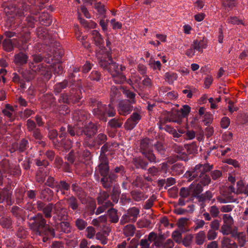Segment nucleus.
<instances>
[{
	"instance_id": "f257e3e1",
	"label": "nucleus",
	"mask_w": 248,
	"mask_h": 248,
	"mask_svg": "<svg viewBox=\"0 0 248 248\" xmlns=\"http://www.w3.org/2000/svg\"><path fill=\"white\" fill-rule=\"evenodd\" d=\"M98 64L103 69L107 71L111 76L113 81L116 84H123L126 77L122 72L125 69L124 66L119 65L112 60L110 54L97 53Z\"/></svg>"
},
{
	"instance_id": "f03ea898",
	"label": "nucleus",
	"mask_w": 248,
	"mask_h": 248,
	"mask_svg": "<svg viewBox=\"0 0 248 248\" xmlns=\"http://www.w3.org/2000/svg\"><path fill=\"white\" fill-rule=\"evenodd\" d=\"M89 104L94 116L103 122L107 121V116L112 117L116 114V110L111 104L106 105L96 98H91L89 99Z\"/></svg>"
},
{
	"instance_id": "7ed1b4c3",
	"label": "nucleus",
	"mask_w": 248,
	"mask_h": 248,
	"mask_svg": "<svg viewBox=\"0 0 248 248\" xmlns=\"http://www.w3.org/2000/svg\"><path fill=\"white\" fill-rule=\"evenodd\" d=\"M27 217L29 228L35 234L41 233V231L51 227L46 224V220L41 213H38L33 216L29 214Z\"/></svg>"
},
{
	"instance_id": "20e7f679",
	"label": "nucleus",
	"mask_w": 248,
	"mask_h": 248,
	"mask_svg": "<svg viewBox=\"0 0 248 248\" xmlns=\"http://www.w3.org/2000/svg\"><path fill=\"white\" fill-rule=\"evenodd\" d=\"M139 151L150 163L155 164L159 162L152 149L151 140L149 138H145L140 140Z\"/></svg>"
},
{
	"instance_id": "39448f33",
	"label": "nucleus",
	"mask_w": 248,
	"mask_h": 248,
	"mask_svg": "<svg viewBox=\"0 0 248 248\" xmlns=\"http://www.w3.org/2000/svg\"><path fill=\"white\" fill-rule=\"evenodd\" d=\"M191 108L188 105H184L183 108L180 110L181 116L178 114V112H170L167 116H165L164 119L160 120V122L161 124H165L167 122H173L181 124L182 119L186 116L190 111Z\"/></svg>"
},
{
	"instance_id": "423d86ee",
	"label": "nucleus",
	"mask_w": 248,
	"mask_h": 248,
	"mask_svg": "<svg viewBox=\"0 0 248 248\" xmlns=\"http://www.w3.org/2000/svg\"><path fill=\"white\" fill-rule=\"evenodd\" d=\"M213 168V165L208 163L204 164H199L196 165L191 170L187 171L186 174L189 177V180L192 181L195 179L199 178L200 175L202 173L210 171Z\"/></svg>"
},
{
	"instance_id": "0eeeda50",
	"label": "nucleus",
	"mask_w": 248,
	"mask_h": 248,
	"mask_svg": "<svg viewBox=\"0 0 248 248\" xmlns=\"http://www.w3.org/2000/svg\"><path fill=\"white\" fill-rule=\"evenodd\" d=\"M99 163L97 166L96 171L98 172L101 177L105 176L110 174L109 161L108 158L104 155L99 157Z\"/></svg>"
},
{
	"instance_id": "6e6552de",
	"label": "nucleus",
	"mask_w": 248,
	"mask_h": 248,
	"mask_svg": "<svg viewBox=\"0 0 248 248\" xmlns=\"http://www.w3.org/2000/svg\"><path fill=\"white\" fill-rule=\"evenodd\" d=\"M117 178L116 174L110 172L109 174L101 177L100 183L104 188L107 190L110 189L113 186V184L116 182Z\"/></svg>"
},
{
	"instance_id": "1a4fd4ad",
	"label": "nucleus",
	"mask_w": 248,
	"mask_h": 248,
	"mask_svg": "<svg viewBox=\"0 0 248 248\" xmlns=\"http://www.w3.org/2000/svg\"><path fill=\"white\" fill-rule=\"evenodd\" d=\"M72 183L69 180H60L55 189L57 194H60L64 195L68 191H69L71 187Z\"/></svg>"
},
{
	"instance_id": "9d476101",
	"label": "nucleus",
	"mask_w": 248,
	"mask_h": 248,
	"mask_svg": "<svg viewBox=\"0 0 248 248\" xmlns=\"http://www.w3.org/2000/svg\"><path fill=\"white\" fill-rule=\"evenodd\" d=\"M129 100H124L119 102L117 110L119 114L126 116L130 114L133 109V106Z\"/></svg>"
},
{
	"instance_id": "9b49d317",
	"label": "nucleus",
	"mask_w": 248,
	"mask_h": 248,
	"mask_svg": "<svg viewBox=\"0 0 248 248\" xmlns=\"http://www.w3.org/2000/svg\"><path fill=\"white\" fill-rule=\"evenodd\" d=\"M141 118V116L139 113L137 112L133 113L124 123V128L127 130L133 129L138 124Z\"/></svg>"
},
{
	"instance_id": "f8f14e48",
	"label": "nucleus",
	"mask_w": 248,
	"mask_h": 248,
	"mask_svg": "<svg viewBox=\"0 0 248 248\" xmlns=\"http://www.w3.org/2000/svg\"><path fill=\"white\" fill-rule=\"evenodd\" d=\"M54 213L59 221L66 220L68 216L67 209L62 207V203L60 202L55 204Z\"/></svg>"
},
{
	"instance_id": "ddd939ff",
	"label": "nucleus",
	"mask_w": 248,
	"mask_h": 248,
	"mask_svg": "<svg viewBox=\"0 0 248 248\" xmlns=\"http://www.w3.org/2000/svg\"><path fill=\"white\" fill-rule=\"evenodd\" d=\"M150 163L148 160L141 156H137L133 158L132 163L137 169H140L142 170H147V168Z\"/></svg>"
},
{
	"instance_id": "4468645a",
	"label": "nucleus",
	"mask_w": 248,
	"mask_h": 248,
	"mask_svg": "<svg viewBox=\"0 0 248 248\" xmlns=\"http://www.w3.org/2000/svg\"><path fill=\"white\" fill-rule=\"evenodd\" d=\"M36 74L38 73L44 77L47 80H49L51 77V73L48 67L44 63L39 64H35V68H34Z\"/></svg>"
},
{
	"instance_id": "2eb2a0df",
	"label": "nucleus",
	"mask_w": 248,
	"mask_h": 248,
	"mask_svg": "<svg viewBox=\"0 0 248 248\" xmlns=\"http://www.w3.org/2000/svg\"><path fill=\"white\" fill-rule=\"evenodd\" d=\"M29 70H26L21 73L22 77L25 79L26 81H30L33 79L35 76L36 73L34 71L35 64L34 63L30 62L29 63Z\"/></svg>"
},
{
	"instance_id": "dca6fc26",
	"label": "nucleus",
	"mask_w": 248,
	"mask_h": 248,
	"mask_svg": "<svg viewBox=\"0 0 248 248\" xmlns=\"http://www.w3.org/2000/svg\"><path fill=\"white\" fill-rule=\"evenodd\" d=\"M29 147V142L25 139H22L19 142H16L12 144V147L11 151L15 152L18 151L22 153L25 151Z\"/></svg>"
},
{
	"instance_id": "f3484780",
	"label": "nucleus",
	"mask_w": 248,
	"mask_h": 248,
	"mask_svg": "<svg viewBox=\"0 0 248 248\" xmlns=\"http://www.w3.org/2000/svg\"><path fill=\"white\" fill-rule=\"evenodd\" d=\"M65 200L69 210L71 209L73 211L76 212L79 210L80 203L76 197L71 195L65 198Z\"/></svg>"
},
{
	"instance_id": "a211bd4d",
	"label": "nucleus",
	"mask_w": 248,
	"mask_h": 248,
	"mask_svg": "<svg viewBox=\"0 0 248 248\" xmlns=\"http://www.w3.org/2000/svg\"><path fill=\"white\" fill-rule=\"evenodd\" d=\"M71 187L72 191L75 193V196L76 197L78 200L82 201L86 198V192L77 183H72Z\"/></svg>"
},
{
	"instance_id": "6ab92c4d",
	"label": "nucleus",
	"mask_w": 248,
	"mask_h": 248,
	"mask_svg": "<svg viewBox=\"0 0 248 248\" xmlns=\"http://www.w3.org/2000/svg\"><path fill=\"white\" fill-rule=\"evenodd\" d=\"M19 35L22 43L21 49L26 50L28 48L26 44L31 40V32L28 29L23 30L20 32Z\"/></svg>"
},
{
	"instance_id": "aec40b11",
	"label": "nucleus",
	"mask_w": 248,
	"mask_h": 248,
	"mask_svg": "<svg viewBox=\"0 0 248 248\" xmlns=\"http://www.w3.org/2000/svg\"><path fill=\"white\" fill-rule=\"evenodd\" d=\"M40 232L37 233L36 234L43 237L42 239L43 242H46L51 238H54L55 236V230L53 227L48 228L45 230L41 231Z\"/></svg>"
},
{
	"instance_id": "412c9836",
	"label": "nucleus",
	"mask_w": 248,
	"mask_h": 248,
	"mask_svg": "<svg viewBox=\"0 0 248 248\" xmlns=\"http://www.w3.org/2000/svg\"><path fill=\"white\" fill-rule=\"evenodd\" d=\"M81 131L86 137H93L97 132V127L95 124L90 123L85 125Z\"/></svg>"
},
{
	"instance_id": "4be33fe9",
	"label": "nucleus",
	"mask_w": 248,
	"mask_h": 248,
	"mask_svg": "<svg viewBox=\"0 0 248 248\" xmlns=\"http://www.w3.org/2000/svg\"><path fill=\"white\" fill-rule=\"evenodd\" d=\"M28 56L26 53L22 52L15 54L14 62L18 66H22L28 62Z\"/></svg>"
},
{
	"instance_id": "5701e85b",
	"label": "nucleus",
	"mask_w": 248,
	"mask_h": 248,
	"mask_svg": "<svg viewBox=\"0 0 248 248\" xmlns=\"http://www.w3.org/2000/svg\"><path fill=\"white\" fill-rule=\"evenodd\" d=\"M207 45V40L203 39L200 41L198 40H195L191 45V47L194 50H196L201 53H202L203 50L206 47Z\"/></svg>"
},
{
	"instance_id": "b1692460",
	"label": "nucleus",
	"mask_w": 248,
	"mask_h": 248,
	"mask_svg": "<svg viewBox=\"0 0 248 248\" xmlns=\"http://www.w3.org/2000/svg\"><path fill=\"white\" fill-rule=\"evenodd\" d=\"M153 146L158 154L161 155H165L167 146L164 141L157 140L154 144Z\"/></svg>"
},
{
	"instance_id": "393cba45",
	"label": "nucleus",
	"mask_w": 248,
	"mask_h": 248,
	"mask_svg": "<svg viewBox=\"0 0 248 248\" xmlns=\"http://www.w3.org/2000/svg\"><path fill=\"white\" fill-rule=\"evenodd\" d=\"M121 194V190L119 185L118 184L114 185L109 195L112 202L115 203H117L120 195Z\"/></svg>"
},
{
	"instance_id": "a878e982",
	"label": "nucleus",
	"mask_w": 248,
	"mask_h": 248,
	"mask_svg": "<svg viewBox=\"0 0 248 248\" xmlns=\"http://www.w3.org/2000/svg\"><path fill=\"white\" fill-rule=\"evenodd\" d=\"M190 195L192 197H197L203 191V188L200 184L192 183L189 186Z\"/></svg>"
},
{
	"instance_id": "bb28decb",
	"label": "nucleus",
	"mask_w": 248,
	"mask_h": 248,
	"mask_svg": "<svg viewBox=\"0 0 248 248\" xmlns=\"http://www.w3.org/2000/svg\"><path fill=\"white\" fill-rule=\"evenodd\" d=\"M68 93L70 103L75 104L78 103L81 98L80 91H75L73 88L71 89Z\"/></svg>"
},
{
	"instance_id": "cd10ccee",
	"label": "nucleus",
	"mask_w": 248,
	"mask_h": 248,
	"mask_svg": "<svg viewBox=\"0 0 248 248\" xmlns=\"http://www.w3.org/2000/svg\"><path fill=\"white\" fill-rule=\"evenodd\" d=\"M53 145L56 148L62 147L65 150H69L72 147V141L69 139L62 138L60 142L53 141Z\"/></svg>"
},
{
	"instance_id": "c85d7f7f",
	"label": "nucleus",
	"mask_w": 248,
	"mask_h": 248,
	"mask_svg": "<svg viewBox=\"0 0 248 248\" xmlns=\"http://www.w3.org/2000/svg\"><path fill=\"white\" fill-rule=\"evenodd\" d=\"M132 199L136 202H140L147 199L148 196L140 190H133L130 192Z\"/></svg>"
},
{
	"instance_id": "c756f323",
	"label": "nucleus",
	"mask_w": 248,
	"mask_h": 248,
	"mask_svg": "<svg viewBox=\"0 0 248 248\" xmlns=\"http://www.w3.org/2000/svg\"><path fill=\"white\" fill-rule=\"evenodd\" d=\"M55 227L58 229H60V232L63 233H69L71 231V227L70 223L65 220L57 223L56 224Z\"/></svg>"
},
{
	"instance_id": "7c9ffc66",
	"label": "nucleus",
	"mask_w": 248,
	"mask_h": 248,
	"mask_svg": "<svg viewBox=\"0 0 248 248\" xmlns=\"http://www.w3.org/2000/svg\"><path fill=\"white\" fill-rule=\"evenodd\" d=\"M140 209L136 207L129 208L126 212V214L132 219V223L136 221L140 215Z\"/></svg>"
},
{
	"instance_id": "2f4dec72",
	"label": "nucleus",
	"mask_w": 248,
	"mask_h": 248,
	"mask_svg": "<svg viewBox=\"0 0 248 248\" xmlns=\"http://www.w3.org/2000/svg\"><path fill=\"white\" fill-rule=\"evenodd\" d=\"M39 20L41 24L46 26H49L52 22L51 17L47 12L42 13L39 17Z\"/></svg>"
},
{
	"instance_id": "473e14b6",
	"label": "nucleus",
	"mask_w": 248,
	"mask_h": 248,
	"mask_svg": "<svg viewBox=\"0 0 248 248\" xmlns=\"http://www.w3.org/2000/svg\"><path fill=\"white\" fill-rule=\"evenodd\" d=\"M32 137L36 140H38L37 142L40 144L41 146L45 147L46 146V142L43 141L44 137L41 133V130L39 128H37L32 132Z\"/></svg>"
},
{
	"instance_id": "72a5a7b5",
	"label": "nucleus",
	"mask_w": 248,
	"mask_h": 248,
	"mask_svg": "<svg viewBox=\"0 0 248 248\" xmlns=\"http://www.w3.org/2000/svg\"><path fill=\"white\" fill-rule=\"evenodd\" d=\"M53 195V191L48 187L42 190L40 193L41 198L46 200L47 201H50Z\"/></svg>"
},
{
	"instance_id": "f704fd0d",
	"label": "nucleus",
	"mask_w": 248,
	"mask_h": 248,
	"mask_svg": "<svg viewBox=\"0 0 248 248\" xmlns=\"http://www.w3.org/2000/svg\"><path fill=\"white\" fill-rule=\"evenodd\" d=\"M109 220L111 223H116L119 221V216L117 210L113 208H110L108 211Z\"/></svg>"
},
{
	"instance_id": "c9c22d12",
	"label": "nucleus",
	"mask_w": 248,
	"mask_h": 248,
	"mask_svg": "<svg viewBox=\"0 0 248 248\" xmlns=\"http://www.w3.org/2000/svg\"><path fill=\"white\" fill-rule=\"evenodd\" d=\"M46 176L47 172L45 169L43 168H40L36 174V180L38 183H43L45 182Z\"/></svg>"
},
{
	"instance_id": "e433bc0d",
	"label": "nucleus",
	"mask_w": 248,
	"mask_h": 248,
	"mask_svg": "<svg viewBox=\"0 0 248 248\" xmlns=\"http://www.w3.org/2000/svg\"><path fill=\"white\" fill-rule=\"evenodd\" d=\"M68 86V81L64 79L62 82L57 83L54 86V91L56 93H60Z\"/></svg>"
},
{
	"instance_id": "4c0bfd02",
	"label": "nucleus",
	"mask_w": 248,
	"mask_h": 248,
	"mask_svg": "<svg viewBox=\"0 0 248 248\" xmlns=\"http://www.w3.org/2000/svg\"><path fill=\"white\" fill-rule=\"evenodd\" d=\"M55 204L52 203H49L46 204L43 212L44 217L46 218H50L52 217V211L53 209L54 210Z\"/></svg>"
},
{
	"instance_id": "58836bf2",
	"label": "nucleus",
	"mask_w": 248,
	"mask_h": 248,
	"mask_svg": "<svg viewBox=\"0 0 248 248\" xmlns=\"http://www.w3.org/2000/svg\"><path fill=\"white\" fill-rule=\"evenodd\" d=\"M88 112L83 109L77 110L75 113V116L78 117V120L79 121H84L87 120L88 118Z\"/></svg>"
},
{
	"instance_id": "ea45409f",
	"label": "nucleus",
	"mask_w": 248,
	"mask_h": 248,
	"mask_svg": "<svg viewBox=\"0 0 248 248\" xmlns=\"http://www.w3.org/2000/svg\"><path fill=\"white\" fill-rule=\"evenodd\" d=\"M131 184L134 186L140 187L141 189L145 185L144 179L140 175H136L135 179L133 181Z\"/></svg>"
},
{
	"instance_id": "a19ab883",
	"label": "nucleus",
	"mask_w": 248,
	"mask_h": 248,
	"mask_svg": "<svg viewBox=\"0 0 248 248\" xmlns=\"http://www.w3.org/2000/svg\"><path fill=\"white\" fill-rule=\"evenodd\" d=\"M206 239V234L204 231H200L195 235V243L198 245L203 244Z\"/></svg>"
},
{
	"instance_id": "79ce46f5",
	"label": "nucleus",
	"mask_w": 248,
	"mask_h": 248,
	"mask_svg": "<svg viewBox=\"0 0 248 248\" xmlns=\"http://www.w3.org/2000/svg\"><path fill=\"white\" fill-rule=\"evenodd\" d=\"M120 92L115 86H112L110 92V101L111 104L114 102L120 96Z\"/></svg>"
},
{
	"instance_id": "37998d69",
	"label": "nucleus",
	"mask_w": 248,
	"mask_h": 248,
	"mask_svg": "<svg viewBox=\"0 0 248 248\" xmlns=\"http://www.w3.org/2000/svg\"><path fill=\"white\" fill-rule=\"evenodd\" d=\"M0 225L4 228L9 229L11 228L12 220L10 217H3L0 219Z\"/></svg>"
},
{
	"instance_id": "c03bdc74",
	"label": "nucleus",
	"mask_w": 248,
	"mask_h": 248,
	"mask_svg": "<svg viewBox=\"0 0 248 248\" xmlns=\"http://www.w3.org/2000/svg\"><path fill=\"white\" fill-rule=\"evenodd\" d=\"M92 35L96 46H100L103 43V39L101 34L96 30H93L92 31Z\"/></svg>"
},
{
	"instance_id": "a18cd8bd",
	"label": "nucleus",
	"mask_w": 248,
	"mask_h": 248,
	"mask_svg": "<svg viewBox=\"0 0 248 248\" xmlns=\"http://www.w3.org/2000/svg\"><path fill=\"white\" fill-rule=\"evenodd\" d=\"M108 124L111 128H118L122 126L123 122L119 119L113 118L108 121Z\"/></svg>"
},
{
	"instance_id": "49530a36",
	"label": "nucleus",
	"mask_w": 248,
	"mask_h": 248,
	"mask_svg": "<svg viewBox=\"0 0 248 248\" xmlns=\"http://www.w3.org/2000/svg\"><path fill=\"white\" fill-rule=\"evenodd\" d=\"M135 231V226L132 224H129L124 227V233L126 236H131L134 234Z\"/></svg>"
},
{
	"instance_id": "de8ad7c7",
	"label": "nucleus",
	"mask_w": 248,
	"mask_h": 248,
	"mask_svg": "<svg viewBox=\"0 0 248 248\" xmlns=\"http://www.w3.org/2000/svg\"><path fill=\"white\" fill-rule=\"evenodd\" d=\"M75 225L79 231L84 230L88 225L87 222L81 218H78L75 221Z\"/></svg>"
},
{
	"instance_id": "09e8293b",
	"label": "nucleus",
	"mask_w": 248,
	"mask_h": 248,
	"mask_svg": "<svg viewBox=\"0 0 248 248\" xmlns=\"http://www.w3.org/2000/svg\"><path fill=\"white\" fill-rule=\"evenodd\" d=\"M2 47L3 49L7 52H11L13 50L14 46L12 40L5 39L2 42Z\"/></svg>"
},
{
	"instance_id": "8fccbe9b",
	"label": "nucleus",
	"mask_w": 248,
	"mask_h": 248,
	"mask_svg": "<svg viewBox=\"0 0 248 248\" xmlns=\"http://www.w3.org/2000/svg\"><path fill=\"white\" fill-rule=\"evenodd\" d=\"M36 19L32 16H28L26 17L24 25L26 27L34 28Z\"/></svg>"
},
{
	"instance_id": "3c124183",
	"label": "nucleus",
	"mask_w": 248,
	"mask_h": 248,
	"mask_svg": "<svg viewBox=\"0 0 248 248\" xmlns=\"http://www.w3.org/2000/svg\"><path fill=\"white\" fill-rule=\"evenodd\" d=\"M37 35L38 38L42 40L49 38L48 31L46 28H39L37 30Z\"/></svg>"
},
{
	"instance_id": "603ef678",
	"label": "nucleus",
	"mask_w": 248,
	"mask_h": 248,
	"mask_svg": "<svg viewBox=\"0 0 248 248\" xmlns=\"http://www.w3.org/2000/svg\"><path fill=\"white\" fill-rule=\"evenodd\" d=\"M222 6L225 8L232 9L236 6V0H221Z\"/></svg>"
},
{
	"instance_id": "864d4df0",
	"label": "nucleus",
	"mask_w": 248,
	"mask_h": 248,
	"mask_svg": "<svg viewBox=\"0 0 248 248\" xmlns=\"http://www.w3.org/2000/svg\"><path fill=\"white\" fill-rule=\"evenodd\" d=\"M165 80L170 84L172 83L177 78V75L174 73L167 72L165 75Z\"/></svg>"
},
{
	"instance_id": "5fc2aeb1",
	"label": "nucleus",
	"mask_w": 248,
	"mask_h": 248,
	"mask_svg": "<svg viewBox=\"0 0 248 248\" xmlns=\"http://www.w3.org/2000/svg\"><path fill=\"white\" fill-rule=\"evenodd\" d=\"M206 173H202V174L200 175V183L204 186L208 185L211 182V178L210 176L205 174Z\"/></svg>"
},
{
	"instance_id": "6e6d98bb",
	"label": "nucleus",
	"mask_w": 248,
	"mask_h": 248,
	"mask_svg": "<svg viewBox=\"0 0 248 248\" xmlns=\"http://www.w3.org/2000/svg\"><path fill=\"white\" fill-rule=\"evenodd\" d=\"M96 142V140L93 138L92 137H86L84 139L85 145L90 148L94 147L95 145Z\"/></svg>"
},
{
	"instance_id": "4d7b16f0",
	"label": "nucleus",
	"mask_w": 248,
	"mask_h": 248,
	"mask_svg": "<svg viewBox=\"0 0 248 248\" xmlns=\"http://www.w3.org/2000/svg\"><path fill=\"white\" fill-rule=\"evenodd\" d=\"M58 181H56L53 177L49 176L45 183V185L51 188L55 189Z\"/></svg>"
},
{
	"instance_id": "13d9d810",
	"label": "nucleus",
	"mask_w": 248,
	"mask_h": 248,
	"mask_svg": "<svg viewBox=\"0 0 248 248\" xmlns=\"http://www.w3.org/2000/svg\"><path fill=\"white\" fill-rule=\"evenodd\" d=\"M171 237L178 244H180L182 242V234L179 231H174L171 234Z\"/></svg>"
},
{
	"instance_id": "bf43d9fd",
	"label": "nucleus",
	"mask_w": 248,
	"mask_h": 248,
	"mask_svg": "<svg viewBox=\"0 0 248 248\" xmlns=\"http://www.w3.org/2000/svg\"><path fill=\"white\" fill-rule=\"evenodd\" d=\"M193 236L192 234H187L184 237L181 243L186 247H189L193 241Z\"/></svg>"
},
{
	"instance_id": "052dcab7",
	"label": "nucleus",
	"mask_w": 248,
	"mask_h": 248,
	"mask_svg": "<svg viewBox=\"0 0 248 248\" xmlns=\"http://www.w3.org/2000/svg\"><path fill=\"white\" fill-rule=\"evenodd\" d=\"M185 147L189 154L195 153L197 151V146L195 142L185 145Z\"/></svg>"
},
{
	"instance_id": "680f3d73",
	"label": "nucleus",
	"mask_w": 248,
	"mask_h": 248,
	"mask_svg": "<svg viewBox=\"0 0 248 248\" xmlns=\"http://www.w3.org/2000/svg\"><path fill=\"white\" fill-rule=\"evenodd\" d=\"M58 101L59 103H63L67 104H69V93H61L59 98L58 99Z\"/></svg>"
},
{
	"instance_id": "e2e57ef3",
	"label": "nucleus",
	"mask_w": 248,
	"mask_h": 248,
	"mask_svg": "<svg viewBox=\"0 0 248 248\" xmlns=\"http://www.w3.org/2000/svg\"><path fill=\"white\" fill-rule=\"evenodd\" d=\"M109 194L107 191H103L100 193L98 197V202L99 204H103L109 197Z\"/></svg>"
},
{
	"instance_id": "0e129e2a",
	"label": "nucleus",
	"mask_w": 248,
	"mask_h": 248,
	"mask_svg": "<svg viewBox=\"0 0 248 248\" xmlns=\"http://www.w3.org/2000/svg\"><path fill=\"white\" fill-rule=\"evenodd\" d=\"M232 230V226L224 223L221 226L220 231L223 235H228L231 233Z\"/></svg>"
},
{
	"instance_id": "69168bd1",
	"label": "nucleus",
	"mask_w": 248,
	"mask_h": 248,
	"mask_svg": "<svg viewBox=\"0 0 248 248\" xmlns=\"http://www.w3.org/2000/svg\"><path fill=\"white\" fill-rule=\"evenodd\" d=\"M26 126L28 131L30 132L37 128L35 123L31 119H28L27 121Z\"/></svg>"
},
{
	"instance_id": "338daca9",
	"label": "nucleus",
	"mask_w": 248,
	"mask_h": 248,
	"mask_svg": "<svg viewBox=\"0 0 248 248\" xmlns=\"http://www.w3.org/2000/svg\"><path fill=\"white\" fill-rule=\"evenodd\" d=\"M222 219L224 224L232 227V225L233 224V219L231 215L228 214H224L223 216Z\"/></svg>"
},
{
	"instance_id": "774afa93",
	"label": "nucleus",
	"mask_w": 248,
	"mask_h": 248,
	"mask_svg": "<svg viewBox=\"0 0 248 248\" xmlns=\"http://www.w3.org/2000/svg\"><path fill=\"white\" fill-rule=\"evenodd\" d=\"M107 137L106 135L103 133H100L96 138V141L98 145H101L107 141Z\"/></svg>"
}]
</instances>
